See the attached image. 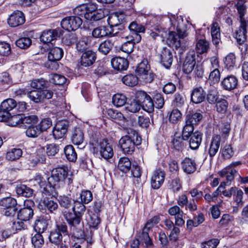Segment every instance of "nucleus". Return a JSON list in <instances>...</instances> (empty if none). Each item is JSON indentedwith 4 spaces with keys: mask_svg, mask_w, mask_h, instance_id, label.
Segmentation results:
<instances>
[{
    "mask_svg": "<svg viewBox=\"0 0 248 248\" xmlns=\"http://www.w3.org/2000/svg\"><path fill=\"white\" fill-rule=\"evenodd\" d=\"M141 138L138 132L131 129H127V134L122 137L119 144L124 154H131L134 152L136 146L141 144Z\"/></svg>",
    "mask_w": 248,
    "mask_h": 248,
    "instance_id": "1",
    "label": "nucleus"
},
{
    "mask_svg": "<svg viewBox=\"0 0 248 248\" xmlns=\"http://www.w3.org/2000/svg\"><path fill=\"white\" fill-rule=\"evenodd\" d=\"M94 153L99 152L100 155L105 159L111 158L114 154L112 146L106 140L100 141L97 144H93Z\"/></svg>",
    "mask_w": 248,
    "mask_h": 248,
    "instance_id": "2",
    "label": "nucleus"
},
{
    "mask_svg": "<svg viewBox=\"0 0 248 248\" xmlns=\"http://www.w3.org/2000/svg\"><path fill=\"white\" fill-rule=\"evenodd\" d=\"M150 70V67L147 61H143L138 64L136 72L139 78L145 82L150 83L154 80V75Z\"/></svg>",
    "mask_w": 248,
    "mask_h": 248,
    "instance_id": "3",
    "label": "nucleus"
},
{
    "mask_svg": "<svg viewBox=\"0 0 248 248\" xmlns=\"http://www.w3.org/2000/svg\"><path fill=\"white\" fill-rule=\"evenodd\" d=\"M86 12L85 18L87 20L98 21L105 17L104 11L98 9L97 5L95 3H89L85 4Z\"/></svg>",
    "mask_w": 248,
    "mask_h": 248,
    "instance_id": "4",
    "label": "nucleus"
},
{
    "mask_svg": "<svg viewBox=\"0 0 248 248\" xmlns=\"http://www.w3.org/2000/svg\"><path fill=\"white\" fill-rule=\"evenodd\" d=\"M248 29V21H242L239 29L236 32L235 38L239 45V48L241 51L245 52L248 49V46L245 43L247 40V30Z\"/></svg>",
    "mask_w": 248,
    "mask_h": 248,
    "instance_id": "5",
    "label": "nucleus"
},
{
    "mask_svg": "<svg viewBox=\"0 0 248 248\" xmlns=\"http://www.w3.org/2000/svg\"><path fill=\"white\" fill-rule=\"evenodd\" d=\"M53 92L49 90H35L27 92L28 97L35 103H41L44 99H49L52 97Z\"/></svg>",
    "mask_w": 248,
    "mask_h": 248,
    "instance_id": "6",
    "label": "nucleus"
},
{
    "mask_svg": "<svg viewBox=\"0 0 248 248\" xmlns=\"http://www.w3.org/2000/svg\"><path fill=\"white\" fill-rule=\"evenodd\" d=\"M135 97L138 98L142 108L148 112L154 111V104L152 98L144 91H138L136 93Z\"/></svg>",
    "mask_w": 248,
    "mask_h": 248,
    "instance_id": "7",
    "label": "nucleus"
},
{
    "mask_svg": "<svg viewBox=\"0 0 248 248\" xmlns=\"http://www.w3.org/2000/svg\"><path fill=\"white\" fill-rule=\"evenodd\" d=\"M17 202L11 197L2 198L0 200V206L4 209V214L7 217L14 216L17 210Z\"/></svg>",
    "mask_w": 248,
    "mask_h": 248,
    "instance_id": "8",
    "label": "nucleus"
},
{
    "mask_svg": "<svg viewBox=\"0 0 248 248\" xmlns=\"http://www.w3.org/2000/svg\"><path fill=\"white\" fill-rule=\"evenodd\" d=\"M16 102L13 98H8L3 101L0 106V121H6L10 115L9 111L15 108Z\"/></svg>",
    "mask_w": 248,
    "mask_h": 248,
    "instance_id": "9",
    "label": "nucleus"
},
{
    "mask_svg": "<svg viewBox=\"0 0 248 248\" xmlns=\"http://www.w3.org/2000/svg\"><path fill=\"white\" fill-rule=\"evenodd\" d=\"M81 24L82 20L78 16L67 17L61 21L62 27L69 31L76 30Z\"/></svg>",
    "mask_w": 248,
    "mask_h": 248,
    "instance_id": "10",
    "label": "nucleus"
},
{
    "mask_svg": "<svg viewBox=\"0 0 248 248\" xmlns=\"http://www.w3.org/2000/svg\"><path fill=\"white\" fill-rule=\"evenodd\" d=\"M128 28L131 34L130 36L126 37L127 39L131 38L135 42L139 43L141 40V36L139 33L145 31L144 27L136 22H132L129 25Z\"/></svg>",
    "mask_w": 248,
    "mask_h": 248,
    "instance_id": "11",
    "label": "nucleus"
},
{
    "mask_svg": "<svg viewBox=\"0 0 248 248\" xmlns=\"http://www.w3.org/2000/svg\"><path fill=\"white\" fill-rule=\"evenodd\" d=\"M72 143L76 145L80 146V148H83L85 145L84 133L81 127H75L71 136Z\"/></svg>",
    "mask_w": 248,
    "mask_h": 248,
    "instance_id": "12",
    "label": "nucleus"
},
{
    "mask_svg": "<svg viewBox=\"0 0 248 248\" xmlns=\"http://www.w3.org/2000/svg\"><path fill=\"white\" fill-rule=\"evenodd\" d=\"M25 21L23 13L20 11H14L9 17L8 23L12 27H16L22 25Z\"/></svg>",
    "mask_w": 248,
    "mask_h": 248,
    "instance_id": "13",
    "label": "nucleus"
},
{
    "mask_svg": "<svg viewBox=\"0 0 248 248\" xmlns=\"http://www.w3.org/2000/svg\"><path fill=\"white\" fill-rule=\"evenodd\" d=\"M196 54L194 51L189 52L183 63V70L185 73H190L196 64Z\"/></svg>",
    "mask_w": 248,
    "mask_h": 248,
    "instance_id": "14",
    "label": "nucleus"
},
{
    "mask_svg": "<svg viewBox=\"0 0 248 248\" xmlns=\"http://www.w3.org/2000/svg\"><path fill=\"white\" fill-rule=\"evenodd\" d=\"M68 122L66 121H61L58 122L55 125L53 130V135L55 139H60L64 137L68 127Z\"/></svg>",
    "mask_w": 248,
    "mask_h": 248,
    "instance_id": "15",
    "label": "nucleus"
},
{
    "mask_svg": "<svg viewBox=\"0 0 248 248\" xmlns=\"http://www.w3.org/2000/svg\"><path fill=\"white\" fill-rule=\"evenodd\" d=\"M165 177V173L164 171L160 169L155 170L151 177V186L154 189L159 188L163 184Z\"/></svg>",
    "mask_w": 248,
    "mask_h": 248,
    "instance_id": "16",
    "label": "nucleus"
},
{
    "mask_svg": "<svg viewBox=\"0 0 248 248\" xmlns=\"http://www.w3.org/2000/svg\"><path fill=\"white\" fill-rule=\"evenodd\" d=\"M38 207L40 210L47 209L50 213L54 214H56L58 209L57 203L49 199H44L43 201H41Z\"/></svg>",
    "mask_w": 248,
    "mask_h": 248,
    "instance_id": "17",
    "label": "nucleus"
},
{
    "mask_svg": "<svg viewBox=\"0 0 248 248\" xmlns=\"http://www.w3.org/2000/svg\"><path fill=\"white\" fill-rule=\"evenodd\" d=\"M59 180L54 174H52V172L51 176L47 178L48 187H46L45 188L46 189L48 195L52 197L57 196L56 188L59 186L58 184L60 182Z\"/></svg>",
    "mask_w": 248,
    "mask_h": 248,
    "instance_id": "18",
    "label": "nucleus"
},
{
    "mask_svg": "<svg viewBox=\"0 0 248 248\" xmlns=\"http://www.w3.org/2000/svg\"><path fill=\"white\" fill-rule=\"evenodd\" d=\"M96 60L95 53L91 50L85 51L80 58V64L84 67L92 65Z\"/></svg>",
    "mask_w": 248,
    "mask_h": 248,
    "instance_id": "19",
    "label": "nucleus"
},
{
    "mask_svg": "<svg viewBox=\"0 0 248 248\" xmlns=\"http://www.w3.org/2000/svg\"><path fill=\"white\" fill-rule=\"evenodd\" d=\"M238 84L237 78L232 75L228 76L224 78L221 82L222 88L227 91H231L235 89Z\"/></svg>",
    "mask_w": 248,
    "mask_h": 248,
    "instance_id": "20",
    "label": "nucleus"
},
{
    "mask_svg": "<svg viewBox=\"0 0 248 248\" xmlns=\"http://www.w3.org/2000/svg\"><path fill=\"white\" fill-rule=\"evenodd\" d=\"M181 167L185 172L187 174H191L196 170V163L194 160L185 157L181 163Z\"/></svg>",
    "mask_w": 248,
    "mask_h": 248,
    "instance_id": "21",
    "label": "nucleus"
},
{
    "mask_svg": "<svg viewBox=\"0 0 248 248\" xmlns=\"http://www.w3.org/2000/svg\"><path fill=\"white\" fill-rule=\"evenodd\" d=\"M220 142L221 136L220 135H216L213 136L208 149V153L211 158H213L217 153Z\"/></svg>",
    "mask_w": 248,
    "mask_h": 248,
    "instance_id": "22",
    "label": "nucleus"
},
{
    "mask_svg": "<svg viewBox=\"0 0 248 248\" xmlns=\"http://www.w3.org/2000/svg\"><path fill=\"white\" fill-rule=\"evenodd\" d=\"M237 171L234 169L230 167H226L222 171L219 172L220 176L226 179L225 182L226 185H231V182L233 180L234 177L237 174Z\"/></svg>",
    "mask_w": 248,
    "mask_h": 248,
    "instance_id": "23",
    "label": "nucleus"
},
{
    "mask_svg": "<svg viewBox=\"0 0 248 248\" xmlns=\"http://www.w3.org/2000/svg\"><path fill=\"white\" fill-rule=\"evenodd\" d=\"M206 93L202 87H197L192 92L191 100L195 103L199 104L202 102L205 98Z\"/></svg>",
    "mask_w": 248,
    "mask_h": 248,
    "instance_id": "24",
    "label": "nucleus"
},
{
    "mask_svg": "<svg viewBox=\"0 0 248 248\" xmlns=\"http://www.w3.org/2000/svg\"><path fill=\"white\" fill-rule=\"evenodd\" d=\"M66 219L69 225L71 226V230L72 233L75 234V232L77 231L78 226L80 224L81 220V217L73 215L71 213L66 214Z\"/></svg>",
    "mask_w": 248,
    "mask_h": 248,
    "instance_id": "25",
    "label": "nucleus"
},
{
    "mask_svg": "<svg viewBox=\"0 0 248 248\" xmlns=\"http://www.w3.org/2000/svg\"><path fill=\"white\" fill-rule=\"evenodd\" d=\"M112 67L119 71L125 70L128 67L129 62L127 59L122 57H115L111 61Z\"/></svg>",
    "mask_w": 248,
    "mask_h": 248,
    "instance_id": "26",
    "label": "nucleus"
},
{
    "mask_svg": "<svg viewBox=\"0 0 248 248\" xmlns=\"http://www.w3.org/2000/svg\"><path fill=\"white\" fill-rule=\"evenodd\" d=\"M160 57L161 62L166 68H169L173 61V55L171 50L167 48H164L161 53Z\"/></svg>",
    "mask_w": 248,
    "mask_h": 248,
    "instance_id": "27",
    "label": "nucleus"
},
{
    "mask_svg": "<svg viewBox=\"0 0 248 248\" xmlns=\"http://www.w3.org/2000/svg\"><path fill=\"white\" fill-rule=\"evenodd\" d=\"M51 172L59 179V181L60 182L64 181L67 184H70L72 182L71 179L70 177H67L68 172L63 168H57L53 169Z\"/></svg>",
    "mask_w": 248,
    "mask_h": 248,
    "instance_id": "28",
    "label": "nucleus"
},
{
    "mask_svg": "<svg viewBox=\"0 0 248 248\" xmlns=\"http://www.w3.org/2000/svg\"><path fill=\"white\" fill-rule=\"evenodd\" d=\"M58 36V31L56 30H50L43 31L40 40L44 43H51L54 40H56Z\"/></svg>",
    "mask_w": 248,
    "mask_h": 248,
    "instance_id": "29",
    "label": "nucleus"
},
{
    "mask_svg": "<svg viewBox=\"0 0 248 248\" xmlns=\"http://www.w3.org/2000/svg\"><path fill=\"white\" fill-rule=\"evenodd\" d=\"M151 230V225L150 224H145L142 230V233L139 237V241L144 243L147 247H151L153 245L151 239L149 235V232ZM139 243L138 244L139 245Z\"/></svg>",
    "mask_w": 248,
    "mask_h": 248,
    "instance_id": "30",
    "label": "nucleus"
},
{
    "mask_svg": "<svg viewBox=\"0 0 248 248\" xmlns=\"http://www.w3.org/2000/svg\"><path fill=\"white\" fill-rule=\"evenodd\" d=\"M125 16L123 14L115 13L110 15L108 19V24L110 26L123 25L125 21Z\"/></svg>",
    "mask_w": 248,
    "mask_h": 248,
    "instance_id": "31",
    "label": "nucleus"
},
{
    "mask_svg": "<svg viewBox=\"0 0 248 248\" xmlns=\"http://www.w3.org/2000/svg\"><path fill=\"white\" fill-rule=\"evenodd\" d=\"M189 147L193 150L198 149L202 142V134L201 132H195L189 137Z\"/></svg>",
    "mask_w": 248,
    "mask_h": 248,
    "instance_id": "32",
    "label": "nucleus"
},
{
    "mask_svg": "<svg viewBox=\"0 0 248 248\" xmlns=\"http://www.w3.org/2000/svg\"><path fill=\"white\" fill-rule=\"evenodd\" d=\"M211 33L213 43L215 45H217L220 42V27L217 22H213L212 24Z\"/></svg>",
    "mask_w": 248,
    "mask_h": 248,
    "instance_id": "33",
    "label": "nucleus"
},
{
    "mask_svg": "<svg viewBox=\"0 0 248 248\" xmlns=\"http://www.w3.org/2000/svg\"><path fill=\"white\" fill-rule=\"evenodd\" d=\"M33 215V211L31 207L21 209L17 213V218L21 221H27L30 220Z\"/></svg>",
    "mask_w": 248,
    "mask_h": 248,
    "instance_id": "34",
    "label": "nucleus"
},
{
    "mask_svg": "<svg viewBox=\"0 0 248 248\" xmlns=\"http://www.w3.org/2000/svg\"><path fill=\"white\" fill-rule=\"evenodd\" d=\"M116 41L113 38H110L101 43L98 49L100 52L105 55H107L115 45Z\"/></svg>",
    "mask_w": 248,
    "mask_h": 248,
    "instance_id": "35",
    "label": "nucleus"
},
{
    "mask_svg": "<svg viewBox=\"0 0 248 248\" xmlns=\"http://www.w3.org/2000/svg\"><path fill=\"white\" fill-rule=\"evenodd\" d=\"M63 55V51L61 48L55 47L50 49L47 58L49 60L59 61L62 58Z\"/></svg>",
    "mask_w": 248,
    "mask_h": 248,
    "instance_id": "36",
    "label": "nucleus"
},
{
    "mask_svg": "<svg viewBox=\"0 0 248 248\" xmlns=\"http://www.w3.org/2000/svg\"><path fill=\"white\" fill-rule=\"evenodd\" d=\"M209 42L205 39H198L196 45V49L198 53L200 54L207 53L209 49Z\"/></svg>",
    "mask_w": 248,
    "mask_h": 248,
    "instance_id": "37",
    "label": "nucleus"
},
{
    "mask_svg": "<svg viewBox=\"0 0 248 248\" xmlns=\"http://www.w3.org/2000/svg\"><path fill=\"white\" fill-rule=\"evenodd\" d=\"M92 35L96 38L108 36H109V29L105 26L97 27L92 31Z\"/></svg>",
    "mask_w": 248,
    "mask_h": 248,
    "instance_id": "38",
    "label": "nucleus"
},
{
    "mask_svg": "<svg viewBox=\"0 0 248 248\" xmlns=\"http://www.w3.org/2000/svg\"><path fill=\"white\" fill-rule=\"evenodd\" d=\"M131 167V163L128 157H123L119 159L118 168L122 172L124 173L128 172Z\"/></svg>",
    "mask_w": 248,
    "mask_h": 248,
    "instance_id": "39",
    "label": "nucleus"
},
{
    "mask_svg": "<svg viewBox=\"0 0 248 248\" xmlns=\"http://www.w3.org/2000/svg\"><path fill=\"white\" fill-rule=\"evenodd\" d=\"M16 192L18 195L30 197L32 195L33 190L25 185H18L16 187Z\"/></svg>",
    "mask_w": 248,
    "mask_h": 248,
    "instance_id": "40",
    "label": "nucleus"
},
{
    "mask_svg": "<svg viewBox=\"0 0 248 248\" xmlns=\"http://www.w3.org/2000/svg\"><path fill=\"white\" fill-rule=\"evenodd\" d=\"M141 105H140L138 98H135L130 103H128L125 106V110L128 112L132 113H136L140 109Z\"/></svg>",
    "mask_w": 248,
    "mask_h": 248,
    "instance_id": "41",
    "label": "nucleus"
},
{
    "mask_svg": "<svg viewBox=\"0 0 248 248\" xmlns=\"http://www.w3.org/2000/svg\"><path fill=\"white\" fill-rule=\"evenodd\" d=\"M179 36L175 32L170 31L169 32L167 40L170 45L175 47L176 49H178L181 46V42Z\"/></svg>",
    "mask_w": 248,
    "mask_h": 248,
    "instance_id": "42",
    "label": "nucleus"
},
{
    "mask_svg": "<svg viewBox=\"0 0 248 248\" xmlns=\"http://www.w3.org/2000/svg\"><path fill=\"white\" fill-rule=\"evenodd\" d=\"M22 155V151L19 148H13L7 152L6 159L9 161H14L18 159Z\"/></svg>",
    "mask_w": 248,
    "mask_h": 248,
    "instance_id": "43",
    "label": "nucleus"
},
{
    "mask_svg": "<svg viewBox=\"0 0 248 248\" xmlns=\"http://www.w3.org/2000/svg\"><path fill=\"white\" fill-rule=\"evenodd\" d=\"M64 152L67 159L69 161H76L77 158V155L72 145H67L64 148Z\"/></svg>",
    "mask_w": 248,
    "mask_h": 248,
    "instance_id": "44",
    "label": "nucleus"
},
{
    "mask_svg": "<svg viewBox=\"0 0 248 248\" xmlns=\"http://www.w3.org/2000/svg\"><path fill=\"white\" fill-rule=\"evenodd\" d=\"M47 227V221L44 218L36 219L34 225V228L36 233H40V234L46 231Z\"/></svg>",
    "mask_w": 248,
    "mask_h": 248,
    "instance_id": "45",
    "label": "nucleus"
},
{
    "mask_svg": "<svg viewBox=\"0 0 248 248\" xmlns=\"http://www.w3.org/2000/svg\"><path fill=\"white\" fill-rule=\"evenodd\" d=\"M84 204L82 202L78 201H74V205L72 207L74 215L78 216V217L82 216L86 210V207Z\"/></svg>",
    "mask_w": 248,
    "mask_h": 248,
    "instance_id": "46",
    "label": "nucleus"
},
{
    "mask_svg": "<svg viewBox=\"0 0 248 248\" xmlns=\"http://www.w3.org/2000/svg\"><path fill=\"white\" fill-rule=\"evenodd\" d=\"M86 220L89 227L94 229H96L100 223L99 217L94 214H89Z\"/></svg>",
    "mask_w": 248,
    "mask_h": 248,
    "instance_id": "47",
    "label": "nucleus"
},
{
    "mask_svg": "<svg viewBox=\"0 0 248 248\" xmlns=\"http://www.w3.org/2000/svg\"><path fill=\"white\" fill-rule=\"evenodd\" d=\"M127 100L126 96L121 93H117L112 97V103L116 107H120L125 104Z\"/></svg>",
    "mask_w": 248,
    "mask_h": 248,
    "instance_id": "48",
    "label": "nucleus"
},
{
    "mask_svg": "<svg viewBox=\"0 0 248 248\" xmlns=\"http://www.w3.org/2000/svg\"><path fill=\"white\" fill-rule=\"evenodd\" d=\"M193 131L194 125L190 123H187V121H186V124L182 131V136L184 140H188L190 136L194 133Z\"/></svg>",
    "mask_w": 248,
    "mask_h": 248,
    "instance_id": "49",
    "label": "nucleus"
},
{
    "mask_svg": "<svg viewBox=\"0 0 248 248\" xmlns=\"http://www.w3.org/2000/svg\"><path fill=\"white\" fill-rule=\"evenodd\" d=\"M123 82L127 86L133 87L138 83V78L132 74L124 76L122 78Z\"/></svg>",
    "mask_w": 248,
    "mask_h": 248,
    "instance_id": "50",
    "label": "nucleus"
},
{
    "mask_svg": "<svg viewBox=\"0 0 248 248\" xmlns=\"http://www.w3.org/2000/svg\"><path fill=\"white\" fill-rule=\"evenodd\" d=\"M202 118V115L200 112H195L186 115V121L192 125L196 124Z\"/></svg>",
    "mask_w": 248,
    "mask_h": 248,
    "instance_id": "51",
    "label": "nucleus"
},
{
    "mask_svg": "<svg viewBox=\"0 0 248 248\" xmlns=\"http://www.w3.org/2000/svg\"><path fill=\"white\" fill-rule=\"evenodd\" d=\"M49 80L56 85H62L66 83L67 79L63 76L52 74L50 75Z\"/></svg>",
    "mask_w": 248,
    "mask_h": 248,
    "instance_id": "52",
    "label": "nucleus"
},
{
    "mask_svg": "<svg viewBox=\"0 0 248 248\" xmlns=\"http://www.w3.org/2000/svg\"><path fill=\"white\" fill-rule=\"evenodd\" d=\"M6 121H8L9 125L11 126H16L18 125L21 127L22 115L20 114H17L11 116L10 114Z\"/></svg>",
    "mask_w": 248,
    "mask_h": 248,
    "instance_id": "53",
    "label": "nucleus"
},
{
    "mask_svg": "<svg viewBox=\"0 0 248 248\" xmlns=\"http://www.w3.org/2000/svg\"><path fill=\"white\" fill-rule=\"evenodd\" d=\"M47 82L43 78L34 79L31 82L30 85L35 90H43L42 89L47 86Z\"/></svg>",
    "mask_w": 248,
    "mask_h": 248,
    "instance_id": "54",
    "label": "nucleus"
},
{
    "mask_svg": "<svg viewBox=\"0 0 248 248\" xmlns=\"http://www.w3.org/2000/svg\"><path fill=\"white\" fill-rule=\"evenodd\" d=\"M31 243L34 248H41L44 243L42 235L40 233H36L31 237Z\"/></svg>",
    "mask_w": 248,
    "mask_h": 248,
    "instance_id": "55",
    "label": "nucleus"
},
{
    "mask_svg": "<svg viewBox=\"0 0 248 248\" xmlns=\"http://www.w3.org/2000/svg\"><path fill=\"white\" fill-rule=\"evenodd\" d=\"M220 72L219 69L211 70L208 80L210 84L214 85L217 83L220 79Z\"/></svg>",
    "mask_w": 248,
    "mask_h": 248,
    "instance_id": "56",
    "label": "nucleus"
},
{
    "mask_svg": "<svg viewBox=\"0 0 248 248\" xmlns=\"http://www.w3.org/2000/svg\"><path fill=\"white\" fill-rule=\"evenodd\" d=\"M224 62L226 67L228 69H231L233 68L236 62V58L234 53H230L225 58Z\"/></svg>",
    "mask_w": 248,
    "mask_h": 248,
    "instance_id": "57",
    "label": "nucleus"
},
{
    "mask_svg": "<svg viewBox=\"0 0 248 248\" xmlns=\"http://www.w3.org/2000/svg\"><path fill=\"white\" fill-rule=\"evenodd\" d=\"M46 156L43 153V151L38 150L31 157V161L34 164H37L38 163H43L45 162Z\"/></svg>",
    "mask_w": 248,
    "mask_h": 248,
    "instance_id": "58",
    "label": "nucleus"
},
{
    "mask_svg": "<svg viewBox=\"0 0 248 248\" xmlns=\"http://www.w3.org/2000/svg\"><path fill=\"white\" fill-rule=\"evenodd\" d=\"M37 119L35 116H28L24 117L22 116L21 127L27 128L29 125H32L36 123Z\"/></svg>",
    "mask_w": 248,
    "mask_h": 248,
    "instance_id": "59",
    "label": "nucleus"
},
{
    "mask_svg": "<svg viewBox=\"0 0 248 248\" xmlns=\"http://www.w3.org/2000/svg\"><path fill=\"white\" fill-rule=\"evenodd\" d=\"M182 117V114L178 109H173L169 115V121L172 124L177 123Z\"/></svg>",
    "mask_w": 248,
    "mask_h": 248,
    "instance_id": "60",
    "label": "nucleus"
},
{
    "mask_svg": "<svg viewBox=\"0 0 248 248\" xmlns=\"http://www.w3.org/2000/svg\"><path fill=\"white\" fill-rule=\"evenodd\" d=\"M59 202L61 207L68 209L72 206V199L67 196L63 195L59 197Z\"/></svg>",
    "mask_w": 248,
    "mask_h": 248,
    "instance_id": "61",
    "label": "nucleus"
},
{
    "mask_svg": "<svg viewBox=\"0 0 248 248\" xmlns=\"http://www.w3.org/2000/svg\"><path fill=\"white\" fill-rule=\"evenodd\" d=\"M137 43L132 40V38H131L129 41H128L124 43L121 46L120 49L127 54H130L133 50L134 44Z\"/></svg>",
    "mask_w": 248,
    "mask_h": 248,
    "instance_id": "62",
    "label": "nucleus"
},
{
    "mask_svg": "<svg viewBox=\"0 0 248 248\" xmlns=\"http://www.w3.org/2000/svg\"><path fill=\"white\" fill-rule=\"evenodd\" d=\"M16 46L22 49L29 47L31 44V40L28 37H23L18 39L16 42Z\"/></svg>",
    "mask_w": 248,
    "mask_h": 248,
    "instance_id": "63",
    "label": "nucleus"
},
{
    "mask_svg": "<svg viewBox=\"0 0 248 248\" xmlns=\"http://www.w3.org/2000/svg\"><path fill=\"white\" fill-rule=\"evenodd\" d=\"M228 106L227 101L224 99H221L217 102V111L222 114L225 113L227 110Z\"/></svg>",
    "mask_w": 248,
    "mask_h": 248,
    "instance_id": "64",
    "label": "nucleus"
}]
</instances>
